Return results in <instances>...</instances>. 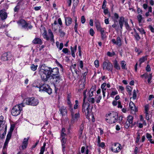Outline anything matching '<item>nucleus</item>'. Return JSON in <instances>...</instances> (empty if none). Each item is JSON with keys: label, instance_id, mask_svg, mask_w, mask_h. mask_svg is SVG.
I'll return each instance as SVG.
<instances>
[{"label": "nucleus", "instance_id": "1", "mask_svg": "<svg viewBox=\"0 0 154 154\" xmlns=\"http://www.w3.org/2000/svg\"><path fill=\"white\" fill-rule=\"evenodd\" d=\"M38 73L41 79L44 82H47L51 77L52 68L48 66L45 64L39 65Z\"/></svg>", "mask_w": 154, "mask_h": 154}, {"label": "nucleus", "instance_id": "2", "mask_svg": "<svg viewBox=\"0 0 154 154\" xmlns=\"http://www.w3.org/2000/svg\"><path fill=\"white\" fill-rule=\"evenodd\" d=\"M51 73V79L53 81L54 85L57 84L60 81L62 80V76L60 75L57 67L52 68Z\"/></svg>", "mask_w": 154, "mask_h": 154}, {"label": "nucleus", "instance_id": "3", "mask_svg": "<svg viewBox=\"0 0 154 154\" xmlns=\"http://www.w3.org/2000/svg\"><path fill=\"white\" fill-rule=\"evenodd\" d=\"M106 120L109 124L115 123L118 121V114L117 112L112 111L106 114Z\"/></svg>", "mask_w": 154, "mask_h": 154}, {"label": "nucleus", "instance_id": "4", "mask_svg": "<svg viewBox=\"0 0 154 154\" xmlns=\"http://www.w3.org/2000/svg\"><path fill=\"white\" fill-rule=\"evenodd\" d=\"M71 115V123L72 124L74 123L75 122L78 121L80 117L79 110L73 108L69 111Z\"/></svg>", "mask_w": 154, "mask_h": 154}, {"label": "nucleus", "instance_id": "5", "mask_svg": "<svg viewBox=\"0 0 154 154\" xmlns=\"http://www.w3.org/2000/svg\"><path fill=\"white\" fill-rule=\"evenodd\" d=\"M128 19L125 20L123 16H121L119 17L118 22L120 28L121 29H122L124 24L125 28L127 30L131 31L132 30L131 27L128 24Z\"/></svg>", "mask_w": 154, "mask_h": 154}, {"label": "nucleus", "instance_id": "6", "mask_svg": "<svg viewBox=\"0 0 154 154\" xmlns=\"http://www.w3.org/2000/svg\"><path fill=\"white\" fill-rule=\"evenodd\" d=\"M24 104L21 103L15 105L12 108L11 113L13 116H17L19 115L21 111L22 110V108L24 107Z\"/></svg>", "mask_w": 154, "mask_h": 154}, {"label": "nucleus", "instance_id": "7", "mask_svg": "<svg viewBox=\"0 0 154 154\" xmlns=\"http://www.w3.org/2000/svg\"><path fill=\"white\" fill-rule=\"evenodd\" d=\"M25 103L27 105L32 106H35L39 103L38 100L33 97H28L24 100Z\"/></svg>", "mask_w": 154, "mask_h": 154}, {"label": "nucleus", "instance_id": "8", "mask_svg": "<svg viewBox=\"0 0 154 154\" xmlns=\"http://www.w3.org/2000/svg\"><path fill=\"white\" fill-rule=\"evenodd\" d=\"M113 65L108 60L104 61L102 67L103 70H107L108 71L112 72L113 70Z\"/></svg>", "mask_w": 154, "mask_h": 154}, {"label": "nucleus", "instance_id": "9", "mask_svg": "<svg viewBox=\"0 0 154 154\" xmlns=\"http://www.w3.org/2000/svg\"><path fill=\"white\" fill-rule=\"evenodd\" d=\"M40 92H46L49 95H51L52 93V90L50 85L44 82L41 88L39 90Z\"/></svg>", "mask_w": 154, "mask_h": 154}, {"label": "nucleus", "instance_id": "10", "mask_svg": "<svg viewBox=\"0 0 154 154\" xmlns=\"http://www.w3.org/2000/svg\"><path fill=\"white\" fill-rule=\"evenodd\" d=\"M111 150L113 152L118 153L122 149L121 145L118 143H114L112 144Z\"/></svg>", "mask_w": 154, "mask_h": 154}, {"label": "nucleus", "instance_id": "11", "mask_svg": "<svg viewBox=\"0 0 154 154\" xmlns=\"http://www.w3.org/2000/svg\"><path fill=\"white\" fill-rule=\"evenodd\" d=\"M11 57L10 52H6L2 54L1 57V60L3 61H9L11 59Z\"/></svg>", "mask_w": 154, "mask_h": 154}, {"label": "nucleus", "instance_id": "12", "mask_svg": "<svg viewBox=\"0 0 154 154\" xmlns=\"http://www.w3.org/2000/svg\"><path fill=\"white\" fill-rule=\"evenodd\" d=\"M46 82H44L42 79H37L35 80L32 84L33 87L37 88L40 90L43 85V84Z\"/></svg>", "mask_w": 154, "mask_h": 154}, {"label": "nucleus", "instance_id": "13", "mask_svg": "<svg viewBox=\"0 0 154 154\" xmlns=\"http://www.w3.org/2000/svg\"><path fill=\"white\" fill-rule=\"evenodd\" d=\"M17 23L19 26H21L23 29L27 28L29 25V23H27L26 20L23 19L19 20Z\"/></svg>", "mask_w": 154, "mask_h": 154}, {"label": "nucleus", "instance_id": "14", "mask_svg": "<svg viewBox=\"0 0 154 154\" xmlns=\"http://www.w3.org/2000/svg\"><path fill=\"white\" fill-rule=\"evenodd\" d=\"M140 77L142 78L144 77L145 79L148 78L147 80L148 83L150 84L151 82V80L152 78V73H150L148 74L147 72H145L143 75H140Z\"/></svg>", "mask_w": 154, "mask_h": 154}, {"label": "nucleus", "instance_id": "15", "mask_svg": "<svg viewBox=\"0 0 154 154\" xmlns=\"http://www.w3.org/2000/svg\"><path fill=\"white\" fill-rule=\"evenodd\" d=\"M111 41L112 44L117 45L119 47L122 45V40L121 38L119 36L117 37L116 40L115 38H112V39Z\"/></svg>", "mask_w": 154, "mask_h": 154}, {"label": "nucleus", "instance_id": "16", "mask_svg": "<svg viewBox=\"0 0 154 154\" xmlns=\"http://www.w3.org/2000/svg\"><path fill=\"white\" fill-rule=\"evenodd\" d=\"M59 111L60 112V114H61L62 116H65L67 115V110L66 107L64 106L60 107Z\"/></svg>", "mask_w": 154, "mask_h": 154}, {"label": "nucleus", "instance_id": "17", "mask_svg": "<svg viewBox=\"0 0 154 154\" xmlns=\"http://www.w3.org/2000/svg\"><path fill=\"white\" fill-rule=\"evenodd\" d=\"M11 133L8 134L7 135L6 139L4 143V146L3 147V149H5L6 148L7 146H8V142L11 139Z\"/></svg>", "mask_w": 154, "mask_h": 154}, {"label": "nucleus", "instance_id": "18", "mask_svg": "<svg viewBox=\"0 0 154 154\" xmlns=\"http://www.w3.org/2000/svg\"><path fill=\"white\" fill-rule=\"evenodd\" d=\"M32 43L34 44H38L40 45L43 44L42 40L38 37H35L32 41Z\"/></svg>", "mask_w": 154, "mask_h": 154}, {"label": "nucleus", "instance_id": "19", "mask_svg": "<svg viewBox=\"0 0 154 154\" xmlns=\"http://www.w3.org/2000/svg\"><path fill=\"white\" fill-rule=\"evenodd\" d=\"M7 13L5 12H4L3 10H0V18L2 20L6 19L7 17Z\"/></svg>", "mask_w": 154, "mask_h": 154}, {"label": "nucleus", "instance_id": "20", "mask_svg": "<svg viewBox=\"0 0 154 154\" xmlns=\"http://www.w3.org/2000/svg\"><path fill=\"white\" fill-rule=\"evenodd\" d=\"M129 107L131 110L134 111L136 112L138 111L137 108L134 103L131 101H130L129 102Z\"/></svg>", "mask_w": 154, "mask_h": 154}, {"label": "nucleus", "instance_id": "21", "mask_svg": "<svg viewBox=\"0 0 154 154\" xmlns=\"http://www.w3.org/2000/svg\"><path fill=\"white\" fill-rule=\"evenodd\" d=\"M67 141V138H62L61 140V145L62 146V151L64 152L65 151V148H66V144Z\"/></svg>", "mask_w": 154, "mask_h": 154}, {"label": "nucleus", "instance_id": "22", "mask_svg": "<svg viewBox=\"0 0 154 154\" xmlns=\"http://www.w3.org/2000/svg\"><path fill=\"white\" fill-rule=\"evenodd\" d=\"M95 25L98 31H100L104 29L101 27L100 23L98 20H96L95 22Z\"/></svg>", "mask_w": 154, "mask_h": 154}, {"label": "nucleus", "instance_id": "23", "mask_svg": "<svg viewBox=\"0 0 154 154\" xmlns=\"http://www.w3.org/2000/svg\"><path fill=\"white\" fill-rule=\"evenodd\" d=\"M65 25L67 26H69L71 24L72 22V19L70 17L65 18Z\"/></svg>", "mask_w": 154, "mask_h": 154}, {"label": "nucleus", "instance_id": "24", "mask_svg": "<svg viewBox=\"0 0 154 154\" xmlns=\"http://www.w3.org/2000/svg\"><path fill=\"white\" fill-rule=\"evenodd\" d=\"M114 67L116 70H120L121 67L116 60H115L113 62Z\"/></svg>", "mask_w": 154, "mask_h": 154}, {"label": "nucleus", "instance_id": "25", "mask_svg": "<svg viewBox=\"0 0 154 154\" xmlns=\"http://www.w3.org/2000/svg\"><path fill=\"white\" fill-rule=\"evenodd\" d=\"M118 120L120 124L123 125L124 123H125L126 120L125 118L123 117L122 116H118Z\"/></svg>", "mask_w": 154, "mask_h": 154}, {"label": "nucleus", "instance_id": "26", "mask_svg": "<svg viewBox=\"0 0 154 154\" xmlns=\"http://www.w3.org/2000/svg\"><path fill=\"white\" fill-rule=\"evenodd\" d=\"M48 33L49 36L50 37V40L51 42H54V36L51 29H49L48 30Z\"/></svg>", "mask_w": 154, "mask_h": 154}, {"label": "nucleus", "instance_id": "27", "mask_svg": "<svg viewBox=\"0 0 154 154\" xmlns=\"http://www.w3.org/2000/svg\"><path fill=\"white\" fill-rule=\"evenodd\" d=\"M133 119V117L131 116H129L127 117V120L128 121V122L132 124V125H131V128L134 125V124L133 125L132 124Z\"/></svg>", "mask_w": 154, "mask_h": 154}, {"label": "nucleus", "instance_id": "28", "mask_svg": "<svg viewBox=\"0 0 154 154\" xmlns=\"http://www.w3.org/2000/svg\"><path fill=\"white\" fill-rule=\"evenodd\" d=\"M90 104L88 102H83L82 104V111L84 112V110H85V109H88L89 107Z\"/></svg>", "mask_w": 154, "mask_h": 154}, {"label": "nucleus", "instance_id": "29", "mask_svg": "<svg viewBox=\"0 0 154 154\" xmlns=\"http://www.w3.org/2000/svg\"><path fill=\"white\" fill-rule=\"evenodd\" d=\"M121 65L122 69H123L127 70V65L125 60H122L121 61Z\"/></svg>", "mask_w": 154, "mask_h": 154}, {"label": "nucleus", "instance_id": "30", "mask_svg": "<svg viewBox=\"0 0 154 154\" xmlns=\"http://www.w3.org/2000/svg\"><path fill=\"white\" fill-rule=\"evenodd\" d=\"M146 136L147 138L149 141L151 143H154V141H152L151 138L152 137V136L149 133H147L146 134Z\"/></svg>", "mask_w": 154, "mask_h": 154}, {"label": "nucleus", "instance_id": "31", "mask_svg": "<svg viewBox=\"0 0 154 154\" xmlns=\"http://www.w3.org/2000/svg\"><path fill=\"white\" fill-rule=\"evenodd\" d=\"M137 29L140 32L141 34L142 35V36H143V34L145 35V37L146 36V32L143 28H140L137 27Z\"/></svg>", "mask_w": 154, "mask_h": 154}, {"label": "nucleus", "instance_id": "32", "mask_svg": "<svg viewBox=\"0 0 154 154\" xmlns=\"http://www.w3.org/2000/svg\"><path fill=\"white\" fill-rule=\"evenodd\" d=\"M82 80H83L82 82L83 84L80 85H79L80 87H82V88L81 89L83 90L84 88H85V85L86 84V77L85 76H83Z\"/></svg>", "mask_w": 154, "mask_h": 154}, {"label": "nucleus", "instance_id": "33", "mask_svg": "<svg viewBox=\"0 0 154 154\" xmlns=\"http://www.w3.org/2000/svg\"><path fill=\"white\" fill-rule=\"evenodd\" d=\"M101 34V39L102 40H104L106 38V34L105 32L104 29L100 31Z\"/></svg>", "mask_w": 154, "mask_h": 154}, {"label": "nucleus", "instance_id": "34", "mask_svg": "<svg viewBox=\"0 0 154 154\" xmlns=\"http://www.w3.org/2000/svg\"><path fill=\"white\" fill-rule=\"evenodd\" d=\"M147 59V56L146 55L145 56H143L139 59V62L140 63V64L141 65L142 63L144 62Z\"/></svg>", "mask_w": 154, "mask_h": 154}, {"label": "nucleus", "instance_id": "35", "mask_svg": "<svg viewBox=\"0 0 154 154\" xmlns=\"http://www.w3.org/2000/svg\"><path fill=\"white\" fill-rule=\"evenodd\" d=\"M4 117L2 116H0V128L2 127H4V125L5 122L3 121Z\"/></svg>", "mask_w": 154, "mask_h": 154}, {"label": "nucleus", "instance_id": "36", "mask_svg": "<svg viewBox=\"0 0 154 154\" xmlns=\"http://www.w3.org/2000/svg\"><path fill=\"white\" fill-rule=\"evenodd\" d=\"M43 37L44 39H45L47 40H49V38L48 36L47 32L46 30H44L43 34Z\"/></svg>", "mask_w": 154, "mask_h": 154}, {"label": "nucleus", "instance_id": "37", "mask_svg": "<svg viewBox=\"0 0 154 154\" xmlns=\"http://www.w3.org/2000/svg\"><path fill=\"white\" fill-rule=\"evenodd\" d=\"M134 36L135 38V39L137 41H138L141 38V37L139 35L138 33H136V34H134Z\"/></svg>", "mask_w": 154, "mask_h": 154}, {"label": "nucleus", "instance_id": "38", "mask_svg": "<svg viewBox=\"0 0 154 154\" xmlns=\"http://www.w3.org/2000/svg\"><path fill=\"white\" fill-rule=\"evenodd\" d=\"M38 66V65H35L34 64H31L30 68L31 70L35 71L36 70Z\"/></svg>", "mask_w": 154, "mask_h": 154}, {"label": "nucleus", "instance_id": "39", "mask_svg": "<svg viewBox=\"0 0 154 154\" xmlns=\"http://www.w3.org/2000/svg\"><path fill=\"white\" fill-rule=\"evenodd\" d=\"M113 90H115V91H112L110 94V96L112 97H114V96L117 94H118L117 91L116 90L115 88H113Z\"/></svg>", "mask_w": 154, "mask_h": 154}, {"label": "nucleus", "instance_id": "40", "mask_svg": "<svg viewBox=\"0 0 154 154\" xmlns=\"http://www.w3.org/2000/svg\"><path fill=\"white\" fill-rule=\"evenodd\" d=\"M26 141H23V143H22V148L23 149H24L26 148L28 144V140L27 139L26 140Z\"/></svg>", "mask_w": 154, "mask_h": 154}, {"label": "nucleus", "instance_id": "41", "mask_svg": "<svg viewBox=\"0 0 154 154\" xmlns=\"http://www.w3.org/2000/svg\"><path fill=\"white\" fill-rule=\"evenodd\" d=\"M107 55L109 57H112L116 55V53L115 51H112V52L108 51L107 53Z\"/></svg>", "mask_w": 154, "mask_h": 154}, {"label": "nucleus", "instance_id": "42", "mask_svg": "<svg viewBox=\"0 0 154 154\" xmlns=\"http://www.w3.org/2000/svg\"><path fill=\"white\" fill-rule=\"evenodd\" d=\"M132 125V124L129 122H128V121H125V123L123 124V125H124V127L126 129H128L130 126V124Z\"/></svg>", "mask_w": 154, "mask_h": 154}, {"label": "nucleus", "instance_id": "43", "mask_svg": "<svg viewBox=\"0 0 154 154\" xmlns=\"http://www.w3.org/2000/svg\"><path fill=\"white\" fill-rule=\"evenodd\" d=\"M89 107L88 108V109H85V110H84V112H85V116L87 118H88L89 117L88 116L89 112Z\"/></svg>", "mask_w": 154, "mask_h": 154}, {"label": "nucleus", "instance_id": "44", "mask_svg": "<svg viewBox=\"0 0 154 154\" xmlns=\"http://www.w3.org/2000/svg\"><path fill=\"white\" fill-rule=\"evenodd\" d=\"M15 126V124H13L11 125L10 128V132H9L8 133H11V134H12V133L14 130Z\"/></svg>", "mask_w": 154, "mask_h": 154}, {"label": "nucleus", "instance_id": "45", "mask_svg": "<svg viewBox=\"0 0 154 154\" xmlns=\"http://www.w3.org/2000/svg\"><path fill=\"white\" fill-rule=\"evenodd\" d=\"M59 32L60 33V36L63 37L65 35V32H63L62 29H61L60 28L59 29Z\"/></svg>", "mask_w": 154, "mask_h": 154}, {"label": "nucleus", "instance_id": "46", "mask_svg": "<svg viewBox=\"0 0 154 154\" xmlns=\"http://www.w3.org/2000/svg\"><path fill=\"white\" fill-rule=\"evenodd\" d=\"M77 45H75V46L73 47L71 46L70 47V49L71 51V52H75L77 50Z\"/></svg>", "mask_w": 154, "mask_h": 154}, {"label": "nucleus", "instance_id": "47", "mask_svg": "<svg viewBox=\"0 0 154 154\" xmlns=\"http://www.w3.org/2000/svg\"><path fill=\"white\" fill-rule=\"evenodd\" d=\"M20 9V5L19 3H17V5L14 7V12H18Z\"/></svg>", "mask_w": 154, "mask_h": 154}, {"label": "nucleus", "instance_id": "48", "mask_svg": "<svg viewBox=\"0 0 154 154\" xmlns=\"http://www.w3.org/2000/svg\"><path fill=\"white\" fill-rule=\"evenodd\" d=\"M75 104L74 105L73 108L76 109L79 107V103L77 100H75Z\"/></svg>", "mask_w": 154, "mask_h": 154}, {"label": "nucleus", "instance_id": "49", "mask_svg": "<svg viewBox=\"0 0 154 154\" xmlns=\"http://www.w3.org/2000/svg\"><path fill=\"white\" fill-rule=\"evenodd\" d=\"M73 6L75 8V7H76L79 2V1L78 0H73Z\"/></svg>", "mask_w": 154, "mask_h": 154}, {"label": "nucleus", "instance_id": "50", "mask_svg": "<svg viewBox=\"0 0 154 154\" xmlns=\"http://www.w3.org/2000/svg\"><path fill=\"white\" fill-rule=\"evenodd\" d=\"M106 83H103L101 86V88L102 89V91L103 90V91H106V88H105V87L106 85Z\"/></svg>", "mask_w": 154, "mask_h": 154}, {"label": "nucleus", "instance_id": "51", "mask_svg": "<svg viewBox=\"0 0 154 154\" xmlns=\"http://www.w3.org/2000/svg\"><path fill=\"white\" fill-rule=\"evenodd\" d=\"M137 19L139 23L141 22L142 20L143 19L142 15H139L137 16Z\"/></svg>", "mask_w": 154, "mask_h": 154}, {"label": "nucleus", "instance_id": "52", "mask_svg": "<svg viewBox=\"0 0 154 154\" xmlns=\"http://www.w3.org/2000/svg\"><path fill=\"white\" fill-rule=\"evenodd\" d=\"M134 51L135 52L137 53L138 55L140 54L142 52V51H140L139 48L137 47L135 48Z\"/></svg>", "mask_w": 154, "mask_h": 154}, {"label": "nucleus", "instance_id": "53", "mask_svg": "<svg viewBox=\"0 0 154 154\" xmlns=\"http://www.w3.org/2000/svg\"><path fill=\"white\" fill-rule=\"evenodd\" d=\"M84 129V122H82L81 125L79 126V131H83Z\"/></svg>", "mask_w": 154, "mask_h": 154}, {"label": "nucleus", "instance_id": "54", "mask_svg": "<svg viewBox=\"0 0 154 154\" xmlns=\"http://www.w3.org/2000/svg\"><path fill=\"white\" fill-rule=\"evenodd\" d=\"M62 52L65 54H68V53L70 52L69 51L67 48H64L62 50Z\"/></svg>", "mask_w": 154, "mask_h": 154}, {"label": "nucleus", "instance_id": "55", "mask_svg": "<svg viewBox=\"0 0 154 154\" xmlns=\"http://www.w3.org/2000/svg\"><path fill=\"white\" fill-rule=\"evenodd\" d=\"M107 3V2L106 0H104L103 1L102 6V9H104L106 6V4Z\"/></svg>", "mask_w": 154, "mask_h": 154}, {"label": "nucleus", "instance_id": "56", "mask_svg": "<svg viewBox=\"0 0 154 154\" xmlns=\"http://www.w3.org/2000/svg\"><path fill=\"white\" fill-rule=\"evenodd\" d=\"M78 23H75L74 27V29L75 30V32L77 33L78 34L79 32L77 30V28L78 27Z\"/></svg>", "mask_w": 154, "mask_h": 154}, {"label": "nucleus", "instance_id": "57", "mask_svg": "<svg viewBox=\"0 0 154 154\" xmlns=\"http://www.w3.org/2000/svg\"><path fill=\"white\" fill-rule=\"evenodd\" d=\"M127 91L128 92H131L132 89V87L130 86H127L126 87Z\"/></svg>", "mask_w": 154, "mask_h": 154}, {"label": "nucleus", "instance_id": "58", "mask_svg": "<svg viewBox=\"0 0 154 154\" xmlns=\"http://www.w3.org/2000/svg\"><path fill=\"white\" fill-rule=\"evenodd\" d=\"M137 97V93L136 90L134 89L133 91V99L134 100L136 99Z\"/></svg>", "mask_w": 154, "mask_h": 154}, {"label": "nucleus", "instance_id": "59", "mask_svg": "<svg viewBox=\"0 0 154 154\" xmlns=\"http://www.w3.org/2000/svg\"><path fill=\"white\" fill-rule=\"evenodd\" d=\"M81 22L82 23L84 24L85 23L86 19L84 16H82L81 19Z\"/></svg>", "mask_w": 154, "mask_h": 154}, {"label": "nucleus", "instance_id": "60", "mask_svg": "<svg viewBox=\"0 0 154 154\" xmlns=\"http://www.w3.org/2000/svg\"><path fill=\"white\" fill-rule=\"evenodd\" d=\"M94 64L96 68H98L99 66V61L98 60H96L94 62Z\"/></svg>", "mask_w": 154, "mask_h": 154}, {"label": "nucleus", "instance_id": "61", "mask_svg": "<svg viewBox=\"0 0 154 154\" xmlns=\"http://www.w3.org/2000/svg\"><path fill=\"white\" fill-rule=\"evenodd\" d=\"M146 70L147 72H150L151 71V69L150 66L149 64L147 65L146 68Z\"/></svg>", "mask_w": 154, "mask_h": 154}, {"label": "nucleus", "instance_id": "62", "mask_svg": "<svg viewBox=\"0 0 154 154\" xmlns=\"http://www.w3.org/2000/svg\"><path fill=\"white\" fill-rule=\"evenodd\" d=\"M90 34L91 36H93L94 35L95 32L93 29L91 28L90 29L89 31Z\"/></svg>", "mask_w": 154, "mask_h": 154}, {"label": "nucleus", "instance_id": "63", "mask_svg": "<svg viewBox=\"0 0 154 154\" xmlns=\"http://www.w3.org/2000/svg\"><path fill=\"white\" fill-rule=\"evenodd\" d=\"M149 107L148 105H146L145 106V112L144 113H149Z\"/></svg>", "mask_w": 154, "mask_h": 154}, {"label": "nucleus", "instance_id": "64", "mask_svg": "<svg viewBox=\"0 0 154 154\" xmlns=\"http://www.w3.org/2000/svg\"><path fill=\"white\" fill-rule=\"evenodd\" d=\"M88 101L92 103H94L95 102L94 99L93 97L89 98L88 99Z\"/></svg>", "mask_w": 154, "mask_h": 154}]
</instances>
